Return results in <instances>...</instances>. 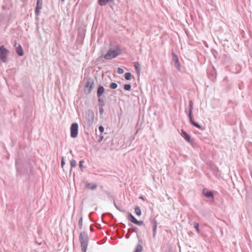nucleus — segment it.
I'll use <instances>...</instances> for the list:
<instances>
[{
  "instance_id": "obj_1",
  "label": "nucleus",
  "mask_w": 252,
  "mask_h": 252,
  "mask_svg": "<svg viewBox=\"0 0 252 252\" xmlns=\"http://www.w3.org/2000/svg\"><path fill=\"white\" fill-rule=\"evenodd\" d=\"M121 53V50L120 48L118 46H116L109 49L107 54L104 55V58L106 60H111L117 57Z\"/></svg>"
},
{
  "instance_id": "obj_2",
  "label": "nucleus",
  "mask_w": 252,
  "mask_h": 252,
  "mask_svg": "<svg viewBox=\"0 0 252 252\" xmlns=\"http://www.w3.org/2000/svg\"><path fill=\"white\" fill-rule=\"evenodd\" d=\"M80 239L81 244L82 250L83 252H86L88 243V237L87 234L84 232L81 233Z\"/></svg>"
},
{
  "instance_id": "obj_3",
  "label": "nucleus",
  "mask_w": 252,
  "mask_h": 252,
  "mask_svg": "<svg viewBox=\"0 0 252 252\" xmlns=\"http://www.w3.org/2000/svg\"><path fill=\"white\" fill-rule=\"evenodd\" d=\"M94 81L91 78L88 79L85 85V89L88 93H90L94 88Z\"/></svg>"
},
{
  "instance_id": "obj_4",
  "label": "nucleus",
  "mask_w": 252,
  "mask_h": 252,
  "mask_svg": "<svg viewBox=\"0 0 252 252\" xmlns=\"http://www.w3.org/2000/svg\"><path fill=\"white\" fill-rule=\"evenodd\" d=\"M78 132V126L77 123H73L70 127V135L73 138L77 136Z\"/></svg>"
},
{
  "instance_id": "obj_5",
  "label": "nucleus",
  "mask_w": 252,
  "mask_h": 252,
  "mask_svg": "<svg viewBox=\"0 0 252 252\" xmlns=\"http://www.w3.org/2000/svg\"><path fill=\"white\" fill-rule=\"evenodd\" d=\"M8 51L3 46L0 47V60L5 62L6 61Z\"/></svg>"
},
{
  "instance_id": "obj_6",
  "label": "nucleus",
  "mask_w": 252,
  "mask_h": 252,
  "mask_svg": "<svg viewBox=\"0 0 252 252\" xmlns=\"http://www.w3.org/2000/svg\"><path fill=\"white\" fill-rule=\"evenodd\" d=\"M127 219L129 220H130L132 223L136 224L138 225L141 226L144 224V222L142 220L138 221L137 220L135 217L132 215L131 214H128L127 216Z\"/></svg>"
},
{
  "instance_id": "obj_7",
  "label": "nucleus",
  "mask_w": 252,
  "mask_h": 252,
  "mask_svg": "<svg viewBox=\"0 0 252 252\" xmlns=\"http://www.w3.org/2000/svg\"><path fill=\"white\" fill-rule=\"evenodd\" d=\"M42 8V0H37L36 7L35 10V14L38 15L39 14L40 10Z\"/></svg>"
},
{
  "instance_id": "obj_8",
  "label": "nucleus",
  "mask_w": 252,
  "mask_h": 252,
  "mask_svg": "<svg viewBox=\"0 0 252 252\" xmlns=\"http://www.w3.org/2000/svg\"><path fill=\"white\" fill-rule=\"evenodd\" d=\"M172 60L174 62L175 67L178 69H179L180 66V64L179 63V60H178V57L176 55L173 54Z\"/></svg>"
},
{
  "instance_id": "obj_9",
  "label": "nucleus",
  "mask_w": 252,
  "mask_h": 252,
  "mask_svg": "<svg viewBox=\"0 0 252 252\" xmlns=\"http://www.w3.org/2000/svg\"><path fill=\"white\" fill-rule=\"evenodd\" d=\"M203 193L207 198L213 197V192L207 189H204L203 190Z\"/></svg>"
},
{
  "instance_id": "obj_10",
  "label": "nucleus",
  "mask_w": 252,
  "mask_h": 252,
  "mask_svg": "<svg viewBox=\"0 0 252 252\" xmlns=\"http://www.w3.org/2000/svg\"><path fill=\"white\" fill-rule=\"evenodd\" d=\"M104 92V88L102 86H99L97 90V95L99 97Z\"/></svg>"
},
{
  "instance_id": "obj_11",
  "label": "nucleus",
  "mask_w": 252,
  "mask_h": 252,
  "mask_svg": "<svg viewBox=\"0 0 252 252\" xmlns=\"http://www.w3.org/2000/svg\"><path fill=\"white\" fill-rule=\"evenodd\" d=\"M189 119H190V122L195 127L202 130L203 128L202 127L199 125L197 123H195L194 120H193V118L192 117V115H189Z\"/></svg>"
},
{
  "instance_id": "obj_12",
  "label": "nucleus",
  "mask_w": 252,
  "mask_h": 252,
  "mask_svg": "<svg viewBox=\"0 0 252 252\" xmlns=\"http://www.w3.org/2000/svg\"><path fill=\"white\" fill-rule=\"evenodd\" d=\"M134 67L137 72V74L138 76H140V69H141L140 64L138 63H134Z\"/></svg>"
},
{
  "instance_id": "obj_13",
  "label": "nucleus",
  "mask_w": 252,
  "mask_h": 252,
  "mask_svg": "<svg viewBox=\"0 0 252 252\" xmlns=\"http://www.w3.org/2000/svg\"><path fill=\"white\" fill-rule=\"evenodd\" d=\"M182 133L183 134V136L185 138V139L189 142H191V137L185 131L182 130Z\"/></svg>"
},
{
  "instance_id": "obj_14",
  "label": "nucleus",
  "mask_w": 252,
  "mask_h": 252,
  "mask_svg": "<svg viewBox=\"0 0 252 252\" xmlns=\"http://www.w3.org/2000/svg\"><path fill=\"white\" fill-rule=\"evenodd\" d=\"M97 187V185L94 183H88L86 185V188L90 189H94Z\"/></svg>"
},
{
  "instance_id": "obj_15",
  "label": "nucleus",
  "mask_w": 252,
  "mask_h": 252,
  "mask_svg": "<svg viewBox=\"0 0 252 252\" xmlns=\"http://www.w3.org/2000/svg\"><path fill=\"white\" fill-rule=\"evenodd\" d=\"M17 53L20 56H22L24 55L22 48L20 45L17 47Z\"/></svg>"
},
{
  "instance_id": "obj_16",
  "label": "nucleus",
  "mask_w": 252,
  "mask_h": 252,
  "mask_svg": "<svg viewBox=\"0 0 252 252\" xmlns=\"http://www.w3.org/2000/svg\"><path fill=\"white\" fill-rule=\"evenodd\" d=\"M113 0H98V3L101 6H103L106 5L107 2L110 1H112Z\"/></svg>"
},
{
  "instance_id": "obj_17",
  "label": "nucleus",
  "mask_w": 252,
  "mask_h": 252,
  "mask_svg": "<svg viewBox=\"0 0 252 252\" xmlns=\"http://www.w3.org/2000/svg\"><path fill=\"white\" fill-rule=\"evenodd\" d=\"M154 226H153V237H155L156 234L157 228V224L156 221H154Z\"/></svg>"
},
{
  "instance_id": "obj_18",
  "label": "nucleus",
  "mask_w": 252,
  "mask_h": 252,
  "mask_svg": "<svg viewBox=\"0 0 252 252\" xmlns=\"http://www.w3.org/2000/svg\"><path fill=\"white\" fill-rule=\"evenodd\" d=\"M134 210L135 213L137 216H139L141 215V211L139 207H136Z\"/></svg>"
},
{
  "instance_id": "obj_19",
  "label": "nucleus",
  "mask_w": 252,
  "mask_h": 252,
  "mask_svg": "<svg viewBox=\"0 0 252 252\" xmlns=\"http://www.w3.org/2000/svg\"><path fill=\"white\" fill-rule=\"evenodd\" d=\"M143 248L141 245H138L135 249V250L134 252H141L142 251Z\"/></svg>"
},
{
  "instance_id": "obj_20",
  "label": "nucleus",
  "mask_w": 252,
  "mask_h": 252,
  "mask_svg": "<svg viewBox=\"0 0 252 252\" xmlns=\"http://www.w3.org/2000/svg\"><path fill=\"white\" fill-rule=\"evenodd\" d=\"M189 115H191L192 111L193 110V102L191 101H189Z\"/></svg>"
},
{
  "instance_id": "obj_21",
  "label": "nucleus",
  "mask_w": 252,
  "mask_h": 252,
  "mask_svg": "<svg viewBox=\"0 0 252 252\" xmlns=\"http://www.w3.org/2000/svg\"><path fill=\"white\" fill-rule=\"evenodd\" d=\"M131 74L130 73L127 72L125 74V79L127 80H129L131 79Z\"/></svg>"
},
{
  "instance_id": "obj_22",
  "label": "nucleus",
  "mask_w": 252,
  "mask_h": 252,
  "mask_svg": "<svg viewBox=\"0 0 252 252\" xmlns=\"http://www.w3.org/2000/svg\"><path fill=\"white\" fill-rule=\"evenodd\" d=\"M193 225H194V227L195 228L196 231L198 233H199L200 232V229L199 228V224H198V223H197V222H194Z\"/></svg>"
},
{
  "instance_id": "obj_23",
  "label": "nucleus",
  "mask_w": 252,
  "mask_h": 252,
  "mask_svg": "<svg viewBox=\"0 0 252 252\" xmlns=\"http://www.w3.org/2000/svg\"><path fill=\"white\" fill-rule=\"evenodd\" d=\"M110 87L112 89H115L117 88V85L115 83H112L110 84Z\"/></svg>"
},
{
  "instance_id": "obj_24",
  "label": "nucleus",
  "mask_w": 252,
  "mask_h": 252,
  "mask_svg": "<svg viewBox=\"0 0 252 252\" xmlns=\"http://www.w3.org/2000/svg\"><path fill=\"white\" fill-rule=\"evenodd\" d=\"M131 86L129 84H126L124 85V89L126 90L129 91L130 90Z\"/></svg>"
},
{
  "instance_id": "obj_25",
  "label": "nucleus",
  "mask_w": 252,
  "mask_h": 252,
  "mask_svg": "<svg viewBox=\"0 0 252 252\" xmlns=\"http://www.w3.org/2000/svg\"><path fill=\"white\" fill-rule=\"evenodd\" d=\"M117 72L119 74H123L124 72V70L123 68H122L121 67H119V68H118V69H117Z\"/></svg>"
},
{
  "instance_id": "obj_26",
  "label": "nucleus",
  "mask_w": 252,
  "mask_h": 252,
  "mask_svg": "<svg viewBox=\"0 0 252 252\" xmlns=\"http://www.w3.org/2000/svg\"><path fill=\"white\" fill-rule=\"evenodd\" d=\"M99 130L101 132H103L104 131V127L102 126H100L99 127Z\"/></svg>"
},
{
  "instance_id": "obj_27",
  "label": "nucleus",
  "mask_w": 252,
  "mask_h": 252,
  "mask_svg": "<svg viewBox=\"0 0 252 252\" xmlns=\"http://www.w3.org/2000/svg\"><path fill=\"white\" fill-rule=\"evenodd\" d=\"M83 163H84V161H80L79 165H80V167H81L83 166Z\"/></svg>"
},
{
  "instance_id": "obj_28",
  "label": "nucleus",
  "mask_w": 252,
  "mask_h": 252,
  "mask_svg": "<svg viewBox=\"0 0 252 252\" xmlns=\"http://www.w3.org/2000/svg\"><path fill=\"white\" fill-rule=\"evenodd\" d=\"M61 166L63 167V158H62L61 161Z\"/></svg>"
},
{
  "instance_id": "obj_29",
  "label": "nucleus",
  "mask_w": 252,
  "mask_h": 252,
  "mask_svg": "<svg viewBox=\"0 0 252 252\" xmlns=\"http://www.w3.org/2000/svg\"><path fill=\"white\" fill-rule=\"evenodd\" d=\"M71 164H72V166H75L74 163H73V162H71Z\"/></svg>"
},
{
  "instance_id": "obj_30",
  "label": "nucleus",
  "mask_w": 252,
  "mask_h": 252,
  "mask_svg": "<svg viewBox=\"0 0 252 252\" xmlns=\"http://www.w3.org/2000/svg\"><path fill=\"white\" fill-rule=\"evenodd\" d=\"M71 164H72V166H75L74 163H73V162H71Z\"/></svg>"
},
{
  "instance_id": "obj_31",
  "label": "nucleus",
  "mask_w": 252,
  "mask_h": 252,
  "mask_svg": "<svg viewBox=\"0 0 252 252\" xmlns=\"http://www.w3.org/2000/svg\"><path fill=\"white\" fill-rule=\"evenodd\" d=\"M100 139H101V140H102V139H103V137H101Z\"/></svg>"
},
{
  "instance_id": "obj_32",
  "label": "nucleus",
  "mask_w": 252,
  "mask_h": 252,
  "mask_svg": "<svg viewBox=\"0 0 252 252\" xmlns=\"http://www.w3.org/2000/svg\"><path fill=\"white\" fill-rule=\"evenodd\" d=\"M62 1H63V0H62Z\"/></svg>"
}]
</instances>
